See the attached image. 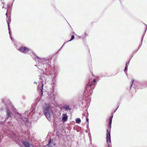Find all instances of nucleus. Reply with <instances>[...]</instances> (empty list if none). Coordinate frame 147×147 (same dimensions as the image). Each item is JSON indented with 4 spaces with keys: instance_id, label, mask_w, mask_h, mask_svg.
<instances>
[{
    "instance_id": "f257e3e1",
    "label": "nucleus",
    "mask_w": 147,
    "mask_h": 147,
    "mask_svg": "<svg viewBox=\"0 0 147 147\" xmlns=\"http://www.w3.org/2000/svg\"><path fill=\"white\" fill-rule=\"evenodd\" d=\"M113 117V115L111 116L110 119H109V128L107 130V136H106V141L108 145V147H110V145L111 144V125L112 121V119Z\"/></svg>"
},
{
    "instance_id": "f03ea898",
    "label": "nucleus",
    "mask_w": 147,
    "mask_h": 147,
    "mask_svg": "<svg viewBox=\"0 0 147 147\" xmlns=\"http://www.w3.org/2000/svg\"><path fill=\"white\" fill-rule=\"evenodd\" d=\"M43 109L45 116L47 118H50L52 112L51 109L50 105L45 104V106L43 107Z\"/></svg>"
},
{
    "instance_id": "7ed1b4c3",
    "label": "nucleus",
    "mask_w": 147,
    "mask_h": 147,
    "mask_svg": "<svg viewBox=\"0 0 147 147\" xmlns=\"http://www.w3.org/2000/svg\"><path fill=\"white\" fill-rule=\"evenodd\" d=\"M18 50L22 53H26L30 51V49L26 47L22 46L19 48Z\"/></svg>"
},
{
    "instance_id": "20e7f679",
    "label": "nucleus",
    "mask_w": 147,
    "mask_h": 147,
    "mask_svg": "<svg viewBox=\"0 0 147 147\" xmlns=\"http://www.w3.org/2000/svg\"><path fill=\"white\" fill-rule=\"evenodd\" d=\"M68 117L66 114H64L63 115V117L62 120L63 123L66 121Z\"/></svg>"
},
{
    "instance_id": "39448f33",
    "label": "nucleus",
    "mask_w": 147,
    "mask_h": 147,
    "mask_svg": "<svg viewBox=\"0 0 147 147\" xmlns=\"http://www.w3.org/2000/svg\"><path fill=\"white\" fill-rule=\"evenodd\" d=\"M22 144L25 147H30L31 144H30V143L26 141H24L22 142Z\"/></svg>"
},
{
    "instance_id": "423d86ee",
    "label": "nucleus",
    "mask_w": 147,
    "mask_h": 147,
    "mask_svg": "<svg viewBox=\"0 0 147 147\" xmlns=\"http://www.w3.org/2000/svg\"><path fill=\"white\" fill-rule=\"evenodd\" d=\"M10 116V111L8 109H7V115L6 116L7 118H8Z\"/></svg>"
},
{
    "instance_id": "0eeeda50",
    "label": "nucleus",
    "mask_w": 147,
    "mask_h": 147,
    "mask_svg": "<svg viewBox=\"0 0 147 147\" xmlns=\"http://www.w3.org/2000/svg\"><path fill=\"white\" fill-rule=\"evenodd\" d=\"M63 108L65 109L66 110H70L69 106L65 105L63 107Z\"/></svg>"
},
{
    "instance_id": "6e6552de",
    "label": "nucleus",
    "mask_w": 147,
    "mask_h": 147,
    "mask_svg": "<svg viewBox=\"0 0 147 147\" xmlns=\"http://www.w3.org/2000/svg\"><path fill=\"white\" fill-rule=\"evenodd\" d=\"M6 16L7 18L8 19H7V22L8 25V26H9V22H10L11 19H10V18L9 17H7V13H6Z\"/></svg>"
},
{
    "instance_id": "1a4fd4ad",
    "label": "nucleus",
    "mask_w": 147,
    "mask_h": 147,
    "mask_svg": "<svg viewBox=\"0 0 147 147\" xmlns=\"http://www.w3.org/2000/svg\"><path fill=\"white\" fill-rule=\"evenodd\" d=\"M76 123H79L81 122V120L80 118H77L76 120Z\"/></svg>"
},
{
    "instance_id": "9d476101",
    "label": "nucleus",
    "mask_w": 147,
    "mask_h": 147,
    "mask_svg": "<svg viewBox=\"0 0 147 147\" xmlns=\"http://www.w3.org/2000/svg\"><path fill=\"white\" fill-rule=\"evenodd\" d=\"M0 5L2 6V8H4V4L2 2V0H0Z\"/></svg>"
},
{
    "instance_id": "9b49d317",
    "label": "nucleus",
    "mask_w": 147,
    "mask_h": 147,
    "mask_svg": "<svg viewBox=\"0 0 147 147\" xmlns=\"http://www.w3.org/2000/svg\"><path fill=\"white\" fill-rule=\"evenodd\" d=\"M88 36V35L86 32H85L84 34L83 35V36L84 37H86L87 36Z\"/></svg>"
},
{
    "instance_id": "f8f14e48",
    "label": "nucleus",
    "mask_w": 147,
    "mask_h": 147,
    "mask_svg": "<svg viewBox=\"0 0 147 147\" xmlns=\"http://www.w3.org/2000/svg\"><path fill=\"white\" fill-rule=\"evenodd\" d=\"M128 64H129V62H128V63H127L126 64V67H125L124 69V71L125 72V71L127 69V65L128 64Z\"/></svg>"
},
{
    "instance_id": "ddd939ff",
    "label": "nucleus",
    "mask_w": 147,
    "mask_h": 147,
    "mask_svg": "<svg viewBox=\"0 0 147 147\" xmlns=\"http://www.w3.org/2000/svg\"><path fill=\"white\" fill-rule=\"evenodd\" d=\"M74 38V35H73L71 36V39L69 40V41H71Z\"/></svg>"
},
{
    "instance_id": "4468645a",
    "label": "nucleus",
    "mask_w": 147,
    "mask_h": 147,
    "mask_svg": "<svg viewBox=\"0 0 147 147\" xmlns=\"http://www.w3.org/2000/svg\"><path fill=\"white\" fill-rule=\"evenodd\" d=\"M53 142V140H51V139H50L49 142V143L47 145H48L50 144Z\"/></svg>"
},
{
    "instance_id": "2eb2a0df",
    "label": "nucleus",
    "mask_w": 147,
    "mask_h": 147,
    "mask_svg": "<svg viewBox=\"0 0 147 147\" xmlns=\"http://www.w3.org/2000/svg\"><path fill=\"white\" fill-rule=\"evenodd\" d=\"M134 81L133 80H132V81H131V85H130V88H131V87L132 86V85H133Z\"/></svg>"
},
{
    "instance_id": "dca6fc26",
    "label": "nucleus",
    "mask_w": 147,
    "mask_h": 147,
    "mask_svg": "<svg viewBox=\"0 0 147 147\" xmlns=\"http://www.w3.org/2000/svg\"><path fill=\"white\" fill-rule=\"evenodd\" d=\"M43 84H42V86L41 88V91L42 92V90H43Z\"/></svg>"
},
{
    "instance_id": "f3484780",
    "label": "nucleus",
    "mask_w": 147,
    "mask_h": 147,
    "mask_svg": "<svg viewBox=\"0 0 147 147\" xmlns=\"http://www.w3.org/2000/svg\"><path fill=\"white\" fill-rule=\"evenodd\" d=\"M91 85H92L91 84H89V83H88L87 85V87L90 86H91Z\"/></svg>"
},
{
    "instance_id": "a211bd4d",
    "label": "nucleus",
    "mask_w": 147,
    "mask_h": 147,
    "mask_svg": "<svg viewBox=\"0 0 147 147\" xmlns=\"http://www.w3.org/2000/svg\"><path fill=\"white\" fill-rule=\"evenodd\" d=\"M86 121L88 122L89 119L88 118H86Z\"/></svg>"
},
{
    "instance_id": "6ab92c4d",
    "label": "nucleus",
    "mask_w": 147,
    "mask_h": 147,
    "mask_svg": "<svg viewBox=\"0 0 147 147\" xmlns=\"http://www.w3.org/2000/svg\"><path fill=\"white\" fill-rule=\"evenodd\" d=\"M93 82H96V80L95 79H94V80H93Z\"/></svg>"
},
{
    "instance_id": "aec40b11",
    "label": "nucleus",
    "mask_w": 147,
    "mask_h": 147,
    "mask_svg": "<svg viewBox=\"0 0 147 147\" xmlns=\"http://www.w3.org/2000/svg\"><path fill=\"white\" fill-rule=\"evenodd\" d=\"M33 147H34V146H33Z\"/></svg>"
}]
</instances>
